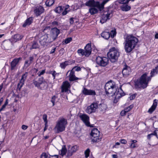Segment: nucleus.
I'll list each match as a JSON object with an SVG mask.
<instances>
[{
	"label": "nucleus",
	"instance_id": "nucleus-22",
	"mask_svg": "<svg viewBox=\"0 0 158 158\" xmlns=\"http://www.w3.org/2000/svg\"><path fill=\"white\" fill-rule=\"evenodd\" d=\"M107 108V105L104 103H102L98 104V109L103 113L105 112Z\"/></svg>",
	"mask_w": 158,
	"mask_h": 158
},
{
	"label": "nucleus",
	"instance_id": "nucleus-24",
	"mask_svg": "<svg viewBox=\"0 0 158 158\" xmlns=\"http://www.w3.org/2000/svg\"><path fill=\"white\" fill-rule=\"evenodd\" d=\"M78 149V147L77 145H75L73 146L70 151H69L67 153L68 156H71L72 155L73 153L75 152Z\"/></svg>",
	"mask_w": 158,
	"mask_h": 158
},
{
	"label": "nucleus",
	"instance_id": "nucleus-28",
	"mask_svg": "<svg viewBox=\"0 0 158 158\" xmlns=\"http://www.w3.org/2000/svg\"><path fill=\"white\" fill-rule=\"evenodd\" d=\"M137 141L136 140L131 139L129 143V147L131 148H134L138 147L136 143Z\"/></svg>",
	"mask_w": 158,
	"mask_h": 158
},
{
	"label": "nucleus",
	"instance_id": "nucleus-43",
	"mask_svg": "<svg viewBox=\"0 0 158 158\" xmlns=\"http://www.w3.org/2000/svg\"><path fill=\"white\" fill-rule=\"evenodd\" d=\"M133 105H131L129 106L128 107L126 108H125L124 109V110L127 112L130 110H131V109L133 107Z\"/></svg>",
	"mask_w": 158,
	"mask_h": 158
},
{
	"label": "nucleus",
	"instance_id": "nucleus-10",
	"mask_svg": "<svg viewBox=\"0 0 158 158\" xmlns=\"http://www.w3.org/2000/svg\"><path fill=\"white\" fill-rule=\"evenodd\" d=\"M96 61L97 64L99 65L104 67L108 64L109 60L108 58L106 57H102L98 56L96 58Z\"/></svg>",
	"mask_w": 158,
	"mask_h": 158
},
{
	"label": "nucleus",
	"instance_id": "nucleus-5",
	"mask_svg": "<svg viewBox=\"0 0 158 158\" xmlns=\"http://www.w3.org/2000/svg\"><path fill=\"white\" fill-rule=\"evenodd\" d=\"M107 55L110 61L112 62H114L118 59L119 56V53L117 48L113 47L109 50Z\"/></svg>",
	"mask_w": 158,
	"mask_h": 158
},
{
	"label": "nucleus",
	"instance_id": "nucleus-14",
	"mask_svg": "<svg viewBox=\"0 0 158 158\" xmlns=\"http://www.w3.org/2000/svg\"><path fill=\"white\" fill-rule=\"evenodd\" d=\"M49 38L48 37V35L47 36L43 35L40 38L39 42L41 45H44L47 43L52 42L49 41Z\"/></svg>",
	"mask_w": 158,
	"mask_h": 158
},
{
	"label": "nucleus",
	"instance_id": "nucleus-30",
	"mask_svg": "<svg viewBox=\"0 0 158 158\" xmlns=\"http://www.w3.org/2000/svg\"><path fill=\"white\" fill-rule=\"evenodd\" d=\"M33 20V18L32 17H30L27 19L25 23L23 24V27H25L27 26H28L31 24Z\"/></svg>",
	"mask_w": 158,
	"mask_h": 158
},
{
	"label": "nucleus",
	"instance_id": "nucleus-1",
	"mask_svg": "<svg viewBox=\"0 0 158 158\" xmlns=\"http://www.w3.org/2000/svg\"><path fill=\"white\" fill-rule=\"evenodd\" d=\"M105 88L106 94L109 96H113L115 95V98L114 102L116 103L118 102L117 100L120 99L121 97L125 95L121 88L117 90V87L114 82L110 81L106 83L105 85Z\"/></svg>",
	"mask_w": 158,
	"mask_h": 158
},
{
	"label": "nucleus",
	"instance_id": "nucleus-23",
	"mask_svg": "<svg viewBox=\"0 0 158 158\" xmlns=\"http://www.w3.org/2000/svg\"><path fill=\"white\" fill-rule=\"evenodd\" d=\"M110 13H107L106 15H103L102 16V18L100 20V22L102 23H103L106 22L108 19H109L111 17Z\"/></svg>",
	"mask_w": 158,
	"mask_h": 158
},
{
	"label": "nucleus",
	"instance_id": "nucleus-55",
	"mask_svg": "<svg viewBox=\"0 0 158 158\" xmlns=\"http://www.w3.org/2000/svg\"><path fill=\"white\" fill-rule=\"evenodd\" d=\"M73 18H71L70 19V23L71 24H73L74 23V20H73Z\"/></svg>",
	"mask_w": 158,
	"mask_h": 158
},
{
	"label": "nucleus",
	"instance_id": "nucleus-31",
	"mask_svg": "<svg viewBox=\"0 0 158 158\" xmlns=\"http://www.w3.org/2000/svg\"><path fill=\"white\" fill-rule=\"evenodd\" d=\"M41 81H40V78L37 81L34 80L33 81L32 83L34 84L35 87H37L38 89H40V86L41 85Z\"/></svg>",
	"mask_w": 158,
	"mask_h": 158
},
{
	"label": "nucleus",
	"instance_id": "nucleus-57",
	"mask_svg": "<svg viewBox=\"0 0 158 158\" xmlns=\"http://www.w3.org/2000/svg\"><path fill=\"white\" fill-rule=\"evenodd\" d=\"M135 94H133L130 97V98L131 100H133L135 98Z\"/></svg>",
	"mask_w": 158,
	"mask_h": 158
},
{
	"label": "nucleus",
	"instance_id": "nucleus-48",
	"mask_svg": "<svg viewBox=\"0 0 158 158\" xmlns=\"http://www.w3.org/2000/svg\"><path fill=\"white\" fill-rule=\"evenodd\" d=\"M45 72V69L42 70L41 71H39L38 72V76H41V75L44 74Z\"/></svg>",
	"mask_w": 158,
	"mask_h": 158
},
{
	"label": "nucleus",
	"instance_id": "nucleus-16",
	"mask_svg": "<svg viewBox=\"0 0 158 158\" xmlns=\"http://www.w3.org/2000/svg\"><path fill=\"white\" fill-rule=\"evenodd\" d=\"M79 117L86 126H90V123L89 122V117L87 115L83 114L80 115Z\"/></svg>",
	"mask_w": 158,
	"mask_h": 158
},
{
	"label": "nucleus",
	"instance_id": "nucleus-2",
	"mask_svg": "<svg viewBox=\"0 0 158 158\" xmlns=\"http://www.w3.org/2000/svg\"><path fill=\"white\" fill-rule=\"evenodd\" d=\"M158 73V66L152 69L151 72V76H148L147 74L144 73L135 82V87L136 89H144L148 85V82L151 80L152 77L156 74Z\"/></svg>",
	"mask_w": 158,
	"mask_h": 158
},
{
	"label": "nucleus",
	"instance_id": "nucleus-60",
	"mask_svg": "<svg viewBox=\"0 0 158 158\" xmlns=\"http://www.w3.org/2000/svg\"><path fill=\"white\" fill-rule=\"evenodd\" d=\"M56 48H54L52 49L50 51V53L52 54V53H54L55 52Z\"/></svg>",
	"mask_w": 158,
	"mask_h": 158
},
{
	"label": "nucleus",
	"instance_id": "nucleus-47",
	"mask_svg": "<svg viewBox=\"0 0 158 158\" xmlns=\"http://www.w3.org/2000/svg\"><path fill=\"white\" fill-rule=\"evenodd\" d=\"M56 98V97L55 96H53L52 98L51 101L53 104V106H54L55 105V100Z\"/></svg>",
	"mask_w": 158,
	"mask_h": 158
},
{
	"label": "nucleus",
	"instance_id": "nucleus-9",
	"mask_svg": "<svg viewBox=\"0 0 158 158\" xmlns=\"http://www.w3.org/2000/svg\"><path fill=\"white\" fill-rule=\"evenodd\" d=\"M98 102H95L92 103L87 107L85 112L89 114L95 112L98 109Z\"/></svg>",
	"mask_w": 158,
	"mask_h": 158
},
{
	"label": "nucleus",
	"instance_id": "nucleus-12",
	"mask_svg": "<svg viewBox=\"0 0 158 158\" xmlns=\"http://www.w3.org/2000/svg\"><path fill=\"white\" fill-rule=\"evenodd\" d=\"M27 76L28 73L27 72H25V73L22 75L20 82L18 85V88L19 89V90H20L21 88L24 84L25 81Z\"/></svg>",
	"mask_w": 158,
	"mask_h": 158
},
{
	"label": "nucleus",
	"instance_id": "nucleus-21",
	"mask_svg": "<svg viewBox=\"0 0 158 158\" xmlns=\"http://www.w3.org/2000/svg\"><path fill=\"white\" fill-rule=\"evenodd\" d=\"M40 81H41V85H40V89H47L48 85L47 83L44 80L43 77H40Z\"/></svg>",
	"mask_w": 158,
	"mask_h": 158
},
{
	"label": "nucleus",
	"instance_id": "nucleus-20",
	"mask_svg": "<svg viewBox=\"0 0 158 158\" xmlns=\"http://www.w3.org/2000/svg\"><path fill=\"white\" fill-rule=\"evenodd\" d=\"M23 38V36L22 35L17 34L12 36L11 38V40L12 42H16L21 40Z\"/></svg>",
	"mask_w": 158,
	"mask_h": 158
},
{
	"label": "nucleus",
	"instance_id": "nucleus-27",
	"mask_svg": "<svg viewBox=\"0 0 158 158\" xmlns=\"http://www.w3.org/2000/svg\"><path fill=\"white\" fill-rule=\"evenodd\" d=\"M31 47L30 49H37L39 48L40 47V45L36 41H33L30 44Z\"/></svg>",
	"mask_w": 158,
	"mask_h": 158
},
{
	"label": "nucleus",
	"instance_id": "nucleus-54",
	"mask_svg": "<svg viewBox=\"0 0 158 158\" xmlns=\"http://www.w3.org/2000/svg\"><path fill=\"white\" fill-rule=\"evenodd\" d=\"M69 10H64V11L62 12V14L63 15H65L68 12Z\"/></svg>",
	"mask_w": 158,
	"mask_h": 158
},
{
	"label": "nucleus",
	"instance_id": "nucleus-62",
	"mask_svg": "<svg viewBox=\"0 0 158 158\" xmlns=\"http://www.w3.org/2000/svg\"><path fill=\"white\" fill-rule=\"evenodd\" d=\"M69 7V6L68 5H67L65 6V7H64V10H67Z\"/></svg>",
	"mask_w": 158,
	"mask_h": 158
},
{
	"label": "nucleus",
	"instance_id": "nucleus-29",
	"mask_svg": "<svg viewBox=\"0 0 158 158\" xmlns=\"http://www.w3.org/2000/svg\"><path fill=\"white\" fill-rule=\"evenodd\" d=\"M157 105V102L156 100H155L154 101L153 104L151 107L149 109L148 112L150 114H151L156 109Z\"/></svg>",
	"mask_w": 158,
	"mask_h": 158
},
{
	"label": "nucleus",
	"instance_id": "nucleus-33",
	"mask_svg": "<svg viewBox=\"0 0 158 158\" xmlns=\"http://www.w3.org/2000/svg\"><path fill=\"white\" fill-rule=\"evenodd\" d=\"M123 4V5H122L121 7V9L122 10L124 11H127L130 9L131 7L130 6L127 5Z\"/></svg>",
	"mask_w": 158,
	"mask_h": 158
},
{
	"label": "nucleus",
	"instance_id": "nucleus-45",
	"mask_svg": "<svg viewBox=\"0 0 158 158\" xmlns=\"http://www.w3.org/2000/svg\"><path fill=\"white\" fill-rule=\"evenodd\" d=\"M129 0H120V3L121 4H126L127 3Z\"/></svg>",
	"mask_w": 158,
	"mask_h": 158
},
{
	"label": "nucleus",
	"instance_id": "nucleus-51",
	"mask_svg": "<svg viewBox=\"0 0 158 158\" xmlns=\"http://www.w3.org/2000/svg\"><path fill=\"white\" fill-rule=\"evenodd\" d=\"M120 144V143L119 142H116L115 143V144L113 146V147L117 148H118V146H119Z\"/></svg>",
	"mask_w": 158,
	"mask_h": 158
},
{
	"label": "nucleus",
	"instance_id": "nucleus-4",
	"mask_svg": "<svg viewBox=\"0 0 158 158\" xmlns=\"http://www.w3.org/2000/svg\"><path fill=\"white\" fill-rule=\"evenodd\" d=\"M67 123V120L63 118H60L56 122L54 129L57 133L62 132L65 130Z\"/></svg>",
	"mask_w": 158,
	"mask_h": 158
},
{
	"label": "nucleus",
	"instance_id": "nucleus-38",
	"mask_svg": "<svg viewBox=\"0 0 158 158\" xmlns=\"http://www.w3.org/2000/svg\"><path fill=\"white\" fill-rule=\"evenodd\" d=\"M67 152V150L65 146H64L62 147V149H61L60 152V153L61 155L63 156L64 155H65Z\"/></svg>",
	"mask_w": 158,
	"mask_h": 158
},
{
	"label": "nucleus",
	"instance_id": "nucleus-26",
	"mask_svg": "<svg viewBox=\"0 0 158 158\" xmlns=\"http://www.w3.org/2000/svg\"><path fill=\"white\" fill-rule=\"evenodd\" d=\"M98 9H99V8H97L96 6H94L92 7L89 9V12L91 15H94L98 13Z\"/></svg>",
	"mask_w": 158,
	"mask_h": 158
},
{
	"label": "nucleus",
	"instance_id": "nucleus-7",
	"mask_svg": "<svg viewBox=\"0 0 158 158\" xmlns=\"http://www.w3.org/2000/svg\"><path fill=\"white\" fill-rule=\"evenodd\" d=\"M91 52V45L87 44L85 47L84 50L79 49L77 50V52L81 54L82 56H85L86 57L89 56Z\"/></svg>",
	"mask_w": 158,
	"mask_h": 158
},
{
	"label": "nucleus",
	"instance_id": "nucleus-49",
	"mask_svg": "<svg viewBox=\"0 0 158 158\" xmlns=\"http://www.w3.org/2000/svg\"><path fill=\"white\" fill-rule=\"evenodd\" d=\"M154 136V133H152L151 134H148L147 136V138L149 140H150L151 138L152 137Z\"/></svg>",
	"mask_w": 158,
	"mask_h": 158
},
{
	"label": "nucleus",
	"instance_id": "nucleus-64",
	"mask_svg": "<svg viewBox=\"0 0 158 158\" xmlns=\"http://www.w3.org/2000/svg\"><path fill=\"white\" fill-rule=\"evenodd\" d=\"M155 37L156 39H158V33H157L155 35Z\"/></svg>",
	"mask_w": 158,
	"mask_h": 158
},
{
	"label": "nucleus",
	"instance_id": "nucleus-3",
	"mask_svg": "<svg viewBox=\"0 0 158 158\" xmlns=\"http://www.w3.org/2000/svg\"><path fill=\"white\" fill-rule=\"evenodd\" d=\"M138 42V39L132 35H129L125 38L123 43L124 48L127 53L130 52L137 45Z\"/></svg>",
	"mask_w": 158,
	"mask_h": 158
},
{
	"label": "nucleus",
	"instance_id": "nucleus-37",
	"mask_svg": "<svg viewBox=\"0 0 158 158\" xmlns=\"http://www.w3.org/2000/svg\"><path fill=\"white\" fill-rule=\"evenodd\" d=\"M69 65V62L67 61H66L64 62L60 63V66L61 68L64 69L66 66Z\"/></svg>",
	"mask_w": 158,
	"mask_h": 158
},
{
	"label": "nucleus",
	"instance_id": "nucleus-25",
	"mask_svg": "<svg viewBox=\"0 0 158 158\" xmlns=\"http://www.w3.org/2000/svg\"><path fill=\"white\" fill-rule=\"evenodd\" d=\"M83 93L84 94L86 95H95L96 94L94 91L85 88L84 89Z\"/></svg>",
	"mask_w": 158,
	"mask_h": 158
},
{
	"label": "nucleus",
	"instance_id": "nucleus-13",
	"mask_svg": "<svg viewBox=\"0 0 158 158\" xmlns=\"http://www.w3.org/2000/svg\"><path fill=\"white\" fill-rule=\"evenodd\" d=\"M22 58L19 57L14 59L11 62V70H12L15 69V67L19 64V62L21 61Z\"/></svg>",
	"mask_w": 158,
	"mask_h": 158
},
{
	"label": "nucleus",
	"instance_id": "nucleus-18",
	"mask_svg": "<svg viewBox=\"0 0 158 158\" xmlns=\"http://www.w3.org/2000/svg\"><path fill=\"white\" fill-rule=\"evenodd\" d=\"M131 72L130 68L127 65L122 70L123 74L125 77L127 76L130 74Z\"/></svg>",
	"mask_w": 158,
	"mask_h": 158
},
{
	"label": "nucleus",
	"instance_id": "nucleus-59",
	"mask_svg": "<svg viewBox=\"0 0 158 158\" xmlns=\"http://www.w3.org/2000/svg\"><path fill=\"white\" fill-rule=\"evenodd\" d=\"M49 158H58V156L57 155H54L53 156L50 155Z\"/></svg>",
	"mask_w": 158,
	"mask_h": 158
},
{
	"label": "nucleus",
	"instance_id": "nucleus-44",
	"mask_svg": "<svg viewBox=\"0 0 158 158\" xmlns=\"http://www.w3.org/2000/svg\"><path fill=\"white\" fill-rule=\"evenodd\" d=\"M72 40V38L71 37L65 39L64 40V42L66 44L70 43Z\"/></svg>",
	"mask_w": 158,
	"mask_h": 158
},
{
	"label": "nucleus",
	"instance_id": "nucleus-46",
	"mask_svg": "<svg viewBox=\"0 0 158 158\" xmlns=\"http://www.w3.org/2000/svg\"><path fill=\"white\" fill-rule=\"evenodd\" d=\"M48 156V155L46 153L44 152L40 156L41 158H47Z\"/></svg>",
	"mask_w": 158,
	"mask_h": 158
},
{
	"label": "nucleus",
	"instance_id": "nucleus-15",
	"mask_svg": "<svg viewBox=\"0 0 158 158\" xmlns=\"http://www.w3.org/2000/svg\"><path fill=\"white\" fill-rule=\"evenodd\" d=\"M44 11V8L41 6H36L34 10V13L37 16L43 13Z\"/></svg>",
	"mask_w": 158,
	"mask_h": 158
},
{
	"label": "nucleus",
	"instance_id": "nucleus-34",
	"mask_svg": "<svg viewBox=\"0 0 158 158\" xmlns=\"http://www.w3.org/2000/svg\"><path fill=\"white\" fill-rule=\"evenodd\" d=\"M48 73L51 74L52 75L53 77V79H55V77L56 76H58L59 74V73H57L56 72V71H51L50 70Z\"/></svg>",
	"mask_w": 158,
	"mask_h": 158
},
{
	"label": "nucleus",
	"instance_id": "nucleus-32",
	"mask_svg": "<svg viewBox=\"0 0 158 158\" xmlns=\"http://www.w3.org/2000/svg\"><path fill=\"white\" fill-rule=\"evenodd\" d=\"M101 36L106 39H108L110 37V33L107 32H103L101 34Z\"/></svg>",
	"mask_w": 158,
	"mask_h": 158
},
{
	"label": "nucleus",
	"instance_id": "nucleus-36",
	"mask_svg": "<svg viewBox=\"0 0 158 158\" xmlns=\"http://www.w3.org/2000/svg\"><path fill=\"white\" fill-rule=\"evenodd\" d=\"M54 2V0H47L45 2V4L47 6H50L53 5Z\"/></svg>",
	"mask_w": 158,
	"mask_h": 158
},
{
	"label": "nucleus",
	"instance_id": "nucleus-63",
	"mask_svg": "<svg viewBox=\"0 0 158 158\" xmlns=\"http://www.w3.org/2000/svg\"><path fill=\"white\" fill-rule=\"evenodd\" d=\"M112 157L113 158H117L118 156L117 155L113 154L112 155Z\"/></svg>",
	"mask_w": 158,
	"mask_h": 158
},
{
	"label": "nucleus",
	"instance_id": "nucleus-8",
	"mask_svg": "<svg viewBox=\"0 0 158 158\" xmlns=\"http://www.w3.org/2000/svg\"><path fill=\"white\" fill-rule=\"evenodd\" d=\"M91 135L93 142H98L101 141V137L99 136V131L97 128H94L92 130Z\"/></svg>",
	"mask_w": 158,
	"mask_h": 158
},
{
	"label": "nucleus",
	"instance_id": "nucleus-39",
	"mask_svg": "<svg viewBox=\"0 0 158 158\" xmlns=\"http://www.w3.org/2000/svg\"><path fill=\"white\" fill-rule=\"evenodd\" d=\"M116 35V31L115 30H112L110 33V36L112 38H113Z\"/></svg>",
	"mask_w": 158,
	"mask_h": 158
},
{
	"label": "nucleus",
	"instance_id": "nucleus-58",
	"mask_svg": "<svg viewBox=\"0 0 158 158\" xmlns=\"http://www.w3.org/2000/svg\"><path fill=\"white\" fill-rule=\"evenodd\" d=\"M6 106L4 104L3 105L1 108L0 109V112H1V111L3 110L6 107Z\"/></svg>",
	"mask_w": 158,
	"mask_h": 158
},
{
	"label": "nucleus",
	"instance_id": "nucleus-6",
	"mask_svg": "<svg viewBox=\"0 0 158 158\" xmlns=\"http://www.w3.org/2000/svg\"><path fill=\"white\" fill-rule=\"evenodd\" d=\"M60 33V30L56 27L52 28L50 31V34L48 35V37L49 38V41L52 42L55 40Z\"/></svg>",
	"mask_w": 158,
	"mask_h": 158
},
{
	"label": "nucleus",
	"instance_id": "nucleus-56",
	"mask_svg": "<svg viewBox=\"0 0 158 158\" xmlns=\"http://www.w3.org/2000/svg\"><path fill=\"white\" fill-rule=\"evenodd\" d=\"M28 127L27 126L23 125L22 126V128L23 130H26Z\"/></svg>",
	"mask_w": 158,
	"mask_h": 158
},
{
	"label": "nucleus",
	"instance_id": "nucleus-61",
	"mask_svg": "<svg viewBox=\"0 0 158 158\" xmlns=\"http://www.w3.org/2000/svg\"><path fill=\"white\" fill-rule=\"evenodd\" d=\"M48 125H47V124H45V127L44 128V131H45L48 128Z\"/></svg>",
	"mask_w": 158,
	"mask_h": 158
},
{
	"label": "nucleus",
	"instance_id": "nucleus-41",
	"mask_svg": "<svg viewBox=\"0 0 158 158\" xmlns=\"http://www.w3.org/2000/svg\"><path fill=\"white\" fill-rule=\"evenodd\" d=\"M90 150L89 149H87L85 152V157L88 158L89 155Z\"/></svg>",
	"mask_w": 158,
	"mask_h": 158
},
{
	"label": "nucleus",
	"instance_id": "nucleus-11",
	"mask_svg": "<svg viewBox=\"0 0 158 158\" xmlns=\"http://www.w3.org/2000/svg\"><path fill=\"white\" fill-rule=\"evenodd\" d=\"M66 76L69 78V80L70 81H73L78 79H81V78L76 77L75 75L74 72L73 70H69L67 72Z\"/></svg>",
	"mask_w": 158,
	"mask_h": 158
},
{
	"label": "nucleus",
	"instance_id": "nucleus-53",
	"mask_svg": "<svg viewBox=\"0 0 158 158\" xmlns=\"http://www.w3.org/2000/svg\"><path fill=\"white\" fill-rule=\"evenodd\" d=\"M153 133L154 134V135H156L158 139V130H156Z\"/></svg>",
	"mask_w": 158,
	"mask_h": 158
},
{
	"label": "nucleus",
	"instance_id": "nucleus-17",
	"mask_svg": "<svg viewBox=\"0 0 158 158\" xmlns=\"http://www.w3.org/2000/svg\"><path fill=\"white\" fill-rule=\"evenodd\" d=\"M70 84L68 81H65L62 83L61 87V92H66L69 90L70 87Z\"/></svg>",
	"mask_w": 158,
	"mask_h": 158
},
{
	"label": "nucleus",
	"instance_id": "nucleus-52",
	"mask_svg": "<svg viewBox=\"0 0 158 158\" xmlns=\"http://www.w3.org/2000/svg\"><path fill=\"white\" fill-rule=\"evenodd\" d=\"M120 141L123 144H126L127 143V141L124 139H121Z\"/></svg>",
	"mask_w": 158,
	"mask_h": 158
},
{
	"label": "nucleus",
	"instance_id": "nucleus-42",
	"mask_svg": "<svg viewBox=\"0 0 158 158\" xmlns=\"http://www.w3.org/2000/svg\"><path fill=\"white\" fill-rule=\"evenodd\" d=\"M43 119L45 123V124H47L48 120H47V116L46 114H44L43 116Z\"/></svg>",
	"mask_w": 158,
	"mask_h": 158
},
{
	"label": "nucleus",
	"instance_id": "nucleus-35",
	"mask_svg": "<svg viewBox=\"0 0 158 158\" xmlns=\"http://www.w3.org/2000/svg\"><path fill=\"white\" fill-rule=\"evenodd\" d=\"M64 8V7L59 6L56 7L55 10L56 13H60L63 11Z\"/></svg>",
	"mask_w": 158,
	"mask_h": 158
},
{
	"label": "nucleus",
	"instance_id": "nucleus-50",
	"mask_svg": "<svg viewBox=\"0 0 158 158\" xmlns=\"http://www.w3.org/2000/svg\"><path fill=\"white\" fill-rule=\"evenodd\" d=\"M127 112L124 110H122L120 112V115L121 116H124Z\"/></svg>",
	"mask_w": 158,
	"mask_h": 158
},
{
	"label": "nucleus",
	"instance_id": "nucleus-40",
	"mask_svg": "<svg viewBox=\"0 0 158 158\" xmlns=\"http://www.w3.org/2000/svg\"><path fill=\"white\" fill-rule=\"evenodd\" d=\"M74 72L75 71H79L81 70V68L79 67L75 66L72 69Z\"/></svg>",
	"mask_w": 158,
	"mask_h": 158
},
{
	"label": "nucleus",
	"instance_id": "nucleus-19",
	"mask_svg": "<svg viewBox=\"0 0 158 158\" xmlns=\"http://www.w3.org/2000/svg\"><path fill=\"white\" fill-rule=\"evenodd\" d=\"M34 58L33 56H30L29 58V59L26 60L24 63L23 68L24 69H26L28 67L33 61Z\"/></svg>",
	"mask_w": 158,
	"mask_h": 158
}]
</instances>
